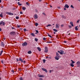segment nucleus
<instances>
[{"label": "nucleus", "instance_id": "1", "mask_svg": "<svg viewBox=\"0 0 80 80\" xmlns=\"http://www.w3.org/2000/svg\"><path fill=\"white\" fill-rule=\"evenodd\" d=\"M45 50H44V52H48V48H47V47H45Z\"/></svg>", "mask_w": 80, "mask_h": 80}, {"label": "nucleus", "instance_id": "2", "mask_svg": "<svg viewBox=\"0 0 80 80\" xmlns=\"http://www.w3.org/2000/svg\"><path fill=\"white\" fill-rule=\"evenodd\" d=\"M56 28H60V25L58 24H56Z\"/></svg>", "mask_w": 80, "mask_h": 80}, {"label": "nucleus", "instance_id": "3", "mask_svg": "<svg viewBox=\"0 0 80 80\" xmlns=\"http://www.w3.org/2000/svg\"><path fill=\"white\" fill-rule=\"evenodd\" d=\"M59 58H60V56H56L55 57V59L57 60H59Z\"/></svg>", "mask_w": 80, "mask_h": 80}, {"label": "nucleus", "instance_id": "4", "mask_svg": "<svg viewBox=\"0 0 80 80\" xmlns=\"http://www.w3.org/2000/svg\"><path fill=\"white\" fill-rule=\"evenodd\" d=\"M34 18L35 19H37L38 18V16L37 14H35L34 16Z\"/></svg>", "mask_w": 80, "mask_h": 80}, {"label": "nucleus", "instance_id": "5", "mask_svg": "<svg viewBox=\"0 0 80 80\" xmlns=\"http://www.w3.org/2000/svg\"><path fill=\"white\" fill-rule=\"evenodd\" d=\"M5 24V22H3V21H1L0 22V25H4Z\"/></svg>", "mask_w": 80, "mask_h": 80}, {"label": "nucleus", "instance_id": "6", "mask_svg": "<svg viewBox=\"0 0 80 80\" xmlns=\"http://www.w3.org/2000/svg\"><path fill=\"white\" fill-rule=\"evenodd\" d=\"M26 45H27V42H25L24 43L22 44V46H23V47H24V46H26Z\"/></svg>", "mask_w": 80, "mask_h": 80}, {"label": "nucleus", "instance_id": "7", "mask_svg": "<svg viewBox=\"0 0 80 80\" xmlns=\"http://www.w3.org/2000/svg\"><path fill=\"white\" fill-rule=\"evenodd\" d=\"M42 70H43V71H45V72L46 73H47V69H45V68H42Z\"/></svg>", "mask_w": 80, "mask_h": 80}, {"label": "nucleus", "instance_id": "8", "mask_svg": "<svg viewBox=\"0 0 80 80\" xmlns=\"http://www.w3.org/2000/svg\"><path fill=\"white\" fill-rule=\"evenodd\" d=\"M19 61H20L21 62H23V59H22L21 58H19Z\"/></svg>", "mask_w": 80, "mask_h": 80}, {"label": "nucleus", "instance_id": "9", "mask_svg": "<svg viewBox=\"0 0 80 80\" xmlns=\"http://www.w3.org/2000/svg\"><path fill=\"white\" fill-rule=\"evenodd\" d=\"M65 8H69V6L67 4H65V6H64Z\"/></svg>", "mask_w": 80, "mask_h": 80}, {"label": "nucleus", "instance_id": "10", "mask_svg": "<svg viewBox=\"0 0 80 80\" xmlns=\"http://www.w3.org/2000/svg\"><path fill=\"white\" fill-rule=\"evenodd\" d=\"M7 14L8 15H13V13H11V12H7Z\"/></svg>", "mask_w": 80, "mask_h": 80}, {"label": "nucleus", "instance_id": "11", "mask_svg": "<svg viewBox=\"0 0 80 80\" xmlns=\"http://www.w3.org/2000/svg\"><path fill=\"white\" fill-rule=\"evenodd\" d=\"M38 76H39V77H42V78L44 77V75H39Z\"/></svg>", "mask_w": 80, "mask_h": 80}, {"label": "nucleus", "instance_id": "12", "mask_svg": "<svg viewBox=\"0 0 80 80\" xmlns=\"http://www.w3.org/2000/svg\"><path fill=\"white\" fill-rule=\"evenodd\" d=\"M76 64H77V65H80V62L78 61L76 63Z\"/></svg>", "mask_w": 80, "mask_h": 80}, {"label": "nucleus", "instance_id": "13", "mask_svg": "<svg viewBox=\"0 0 80 80\" xmlns=\"http://www.w3.org/2000/svg\"><path fill=\"white\" fill-rule=\"evenodd\" d=\"M58 53H60V55H63V52H60L59 51H58Z\"/></svg>", "mask_w": 80, "mask_h": 80}, {"label": "nucleus", "instance_id": "14", "mask_svg": "<svg viewBox=\"0 0 80 80\" xmlns=\"http://www.w3.org/2000/svg\"><path fill=\"white\" fill-rule=\"evenodd\" d=\"M70 24H71V25L72 26V27H73V22H70Z\"/></svg>", "mask_w": 80, "mask_h": 80}, {"label": "nucleus", "instance_id": "15", "mask_svg": "<svg viewBox=\"0 0 80 80\" xmlns=\"http://www.w3.org/2000/svg\"><path fill=\"white\" fill-rule=\"evenodd\" d=\"M70 66H71V67H74V65L72 63H70Z\"/></svg>", "mask_w": 80, "mask_h": 80}, {"label": "nucleus", "instance_id": "16", "mask_svg": "<svg viewBox=\"0 0 80 80\" xmlns=\"http://www.w3.org/2000/svg\"><path fill=\"white\" fill-rule=\"evenodd\" d=\"M22 9L23 10H26V8H25V7H22Z\"/></svg>", "mask_w": 80, "mask_h": 80}, {"label": "nucleus", "instance_id": "17", "mask_svg": "<svg viewBox=\"0 0 80 80\" xmlns=\"http://www.w3.org/2000/svg\"><path fill=\"white\" fill-rule=\"evenodd\" d=\"M53 31H54V32H58V30H56L55 29H53Z\"/></svg>", "mask_w": 80, "mask_h": 80}, {"label": "nucleus", "instance_id": "18", "mask_svg": "<svg viewBox=\"0 0 80 80\" xmlns=\"http://www.w3.org/2000/svg\"><path fill=\"white\" fill-rule=\"evenodd\" d=\"M28 54H31V53H32V51H29L28 52Z\"/></svg>", "mask_w": 80, "mask_h": 80}, {"label": "nucleus", "instance_id": "19", "mask_svg": "<svg viewBox=\"0 0 80 80\" xmlns=\"http://www.w3.org/2000/svg\"><path fill=\"white\" fill-rule=\"evenodd\" d=\"M37 48H38V50H39L40 51H41V48H40L38 47Z\"/></svg>", "mask_w": 80, "mask_h": 80}, {"label": "nucleus", "instance_id": "20", "mask_svg": "<svg viewBox=\"0 0 80 80\" xmlns=\"http://www.w3.org/2000/svg\"><path fill=\"white\" fill-rule=\"evenodd\" d=\"M77 27H78V26L75 27V30H78V28H77Z\"/></svg>", "mask_w": 80, "mask_h": 80}, {"label": "nucleus", "instance_id": "21", "mask_svg": "<svg viewBox=\"0 0 80 80\" xmlns=\"http://www.w3.org/2000/svg\"><path fill=\"white\" fill-rule=\"evenodd\" d=\"M35 41H36V42H38V38H35Z\"/></svg>", "mask_w": 80, "mask_h": 80}, {"label": "nucleus", "instance_id": "22", "mask_svg": "<svg viewBox=\"0 0 80 80\" xmlns=\"http://www.w3.org/2000/svg\"><path fill=\"white\" fill-rule=\"evenodd\" d=\"M18 4L19 5V6H21L22 5V4L20 3V2H18Z\"/></svg>", "mask_w": 80, "mask_h": 80}, {"label": "nucleus", "instance_id": "23", "mask_svg": "<svg viewBox=\"0 0 80 80\" xmlns=\"http://www.w3.org/2000/svg\"><path fill=\"white\" fill-rule=\"evenodd\" d=\"M71 61L72 62L71 63L72 64H74V63H75V62L73 61L72 60H71Z\"/></svg>", "mask_w": 80, "mask_h": 80}, {"label": "nucleus", "instance_id": "24", "mask_svg": "<svg viewBox=\"0 0 80 80\" xmlns=\"http://www.w3.org/2000/svg\"><path fill=\"white\" fill-rule=\"evenodd\" d=\"M48 37H50V38H52V36H51V35H49V34L48 33Z\"/></svg>", "mask_w": 80, "mask_h": 80}, {"label": "nucleus", "instance_id": "25", "mask_svg": "<svg viewBox=\"0 0 80 80\" xmlns=\"http://www.w3.org/2000/svg\"><path fill=\"white\" fill-rule=\"evenodd\" d=\"M53 70H49V73H52V72H53Z\"/></svg>", "mask_w": 80, "mask_h": 80}, {"label": "nucleus", "instance_id": "26", "mask_svg": "<svg viewBox=\"0 0 80 80\" xmlns=\"http://www.w3.org/2000/svg\"><path fill=\"white\" fill-rule=\"evenodd\" d=\"M35 25L36 26V27H37L38 25V23H36L35 24Z\"/></svg>", "mask_w": 80, "mask_h": 80}, {"label": "nucleus", "instance_id": "27", "mask_svg": "<svg viewBox=\"0 0 80 80\" xmlns=\"http://www.w3.org/2000/svg\"><path fill=\"white\" fill-rule=\"evenodd\" d=\"M3 52V51H1V53L0 54V56H1L2 55V53Z\"/></svg>", "mask_w": 80, "mask_h": 80}, {"label": "nucleus", "instance_id": "28", "mask_svg": "<svg viewBox=\"0 0 80 80\" xmlns=\"http://www.w3.org/2000/svg\"><path fill=\"white\" fill-rule=\"evenodd\" d=\"M71 8H74V7H73V5H71Z\"/></svg>", "mask_w": 80, "mask_h": 80}, {"label": "nucleus", "instance_id": "29", "mask_svg": "<svg viewBox=\"0 0 80 80\" xmlns=\"http://www.w3.org/2000/svg\"><path fill=\"white\" fill-rule=\"evenodd\" d=\"M31 35H32V36H33V37H35V34H34L33 33H32L31 34Z\"/></svg>", "mask_w": 80, "mask_h": 80}, {"label": "nucleus", "instance_id": "30", "mask_svg": "<svg viewBox=\"0 0 80 80\" xmlns=\"http://www.w3.org/2000/svg\"><path fill=\"white\" fill-rule=\"evenodd\" d=\"M10 33V34H11V35H12V34H13V33H15V32H11Z\"/></svg>", "mask_w": 80, "mask_h": 80}, {"label": "nucleus", "instance_id": "31", "mask_svg": "<svg viewBox=\"0 0 80 80\" xmlns=\"http://www.w3.org/2000/svg\"><path fill=\"white\" fill-rule=\"evenodd\" d=\"M43 63H45V62H46V60H45V59H43Z\"/></svg>", "mask_w": 80, "mask_h": 80}, {"label": "nucleus", "instance_id": "32", "mask_svg": "<svg viewBox=\"0 0 80 80\" xmlns=\"http://www.w3.org/2000/svg\"><path fill=\"white\" fill-rule=\"evenodd\" d=\"M56 56H60V55H59V54H58V52H56Z\"/></svg>", "mask_w": 80, "mask_h": 80}, {"label": "nucleus", "instance_id": "33", "mask_svg": "<svg viewBox=\"0 0 80 80\" xmlns=\"http://www.w3.org/2000/svg\"><path fill=\"white\" fill-rule=\"evenodd\" d=\"M62 18H66V17L63 16H62Z\"/></svg>", "mask_w": 80, "mask_h": 80}, {"label": "nucleus", "instance_id": "34", "mask_svg": "<svg viewBox=\"0 0 80 80\" xmlns=\"http://www.w3.org/2000/svg\"><path fill=\"white\" fill-rule=\"evenodd\" d=\"M50 26H51V25H50V24H48V25L46 27H50Z\"/></svg>", "mask_w": 80, "mask_h": 80}, {"label": "nucleus", "instance_id": "35", "mask_svg": "<svg viewBox=\"0 0 80 80\" xmlns=\"http://www.w3.org/2000/svg\"><path fill=\"white\" fill-rule=\"evenodd\" d=\"M0 17H3V15H2V14H0Z\"/></svg>", "mask_w": 80, "mask_h": 80}, {"label": "nucleus", "instance_id": "36", "mask_svg": "<svg viewBox=\"0 0 80 80\" xmlns=\"http://www.w3.org/2000/svg\"><path fill=\"white\" fill-rule=\"evenodd\" d=\"M46 43H52V42L48 41L47 42H46Z\"/></svg>", "mask_w": 80, "mask_h": 80}, {"label": "nucleus", "instance_id": "37", "mask_svg": "<svg viewBox=\"0 0 80 80\" xmlns=\"http://www.w3.org/2000/svg\"><path fill=\"white\" fill-rule=\"evenodd\" d=\"M26 4L27 5H30V3L28 2H26Z\"/></svg>", "mask_w": 80, "mask_h": 80}, {"label": "nucleus", "instance_id": "38", "mask_svg": "<svg viewBox=\"0 0 80 80\" xmlns=\"http://www.w3.org/2000/svg\"><path fill=\"white\" fill-rule=\"evenodd\" d=\"M20 80H23V78H22V77L20 78Z\"/></svg>", "mask_w": 80, "mask_h": 80}, {"label": "nucleus", "instance_id": "39", "mask_svg": "<svg viewBox=\"0 0 80 80\" xmlns=\"http://www.w3.org/2000/svg\"><path fill=\"white\" fill-rule=\"evenodd\" d=\"M16 18L17 19H18V18H19V17L17 16L16 17Z\"/></svg>", "mask_w": 80, "mask_h": 80}, {"label": "nucleus", "instance_id": "40", "mask_svg": "<svg viewBox=\"0 0 80 80\" xmlns=\"http://www.w3.org/2000/svg\"><path fill=\"white\" fill-rule=\"evenodd\" d=\"M60 8H61V7H60V6L57 7V8H58L59 9H60Z\"/></svg>", "mask_w": 80, "mask_h": 80}, {"label": "nucleus", "instance_id": "41", "mask_svg": "<svg viewBox=\"0 0 80 80\" xmlns=\"http://www.w3.org/2000/svg\"><path fill=\"white\" fill-rule=\"evenodd\" d=\"M60 52H62V53H63V52H63V50H60Z\"/></svg>", "mask_w": 80, "mask_h": 80}, {"label": "nucleus", "instance_id": "42", "mask_svg": "<svg viewBox=\"0 0 80 80\" xmlns=\"http://www.w3.org/2000/svg\"><path fill=\"white\" fill-rule=\"evenodd\" d=\"M43 40H46V38H43Z\"/></svg>", "mask_w": 80, "mask_h": 80}, {"label": "nucleus", "instance_id": "43", "mask_svg": "<svg viewBox=\"0 0 80 80\" xmlns=\"http://www.w3.org/2000/svg\"><path fill=\"white\" fill-rule=\"evenodd\" d=\"M39 80H43V79L42 78H40L39 79Z\"/></svg>", "mask_w": 80, "mask_h": 80}, {"label": "nucleus", "instance_id": "44", "mask_svg": "<svg viewBox=\"0 0 80 80\" xmlns=\"http://www.w3.org/2000/svg\"><path fill=\"white\" fill-rule=\"evenodd\" d=\"M1 45H2V46H3V42H1Z\"/></svg>", "mask_w": 80, "mask_h": 80}, {"label": "nucleus", "instance_id": "45", "mask_svg": "<svg viewBox=\"0 0 80 80\" xmlns=\"http://www.w3.org/2000/svg\"><path fill=\"white\" fill-rule=\"evenodd\" d=\"M11 71L13 72L12 73H14V71H13V70H12Z\"/></svg>", "mask_w": 80, "mask_h": 80}, {"label": "nucleus", "instance_id": "46", "mask_svg": "<svg viewBox=\"0 0 80 80\" xmlns=\"http://www.w3.org/2000/svg\"><path fill=\"white\" fill-rule=\"evenodd\" d=\"M79 22H80L79 20L77 21V23H79Z\"/></svg>", "mask_w": 80, "mask_h": 80}, {"label": "nucleus", "instance_id": "47", "mask_svg": "<svg viewBox=\"0 0 80 80\" xmlns=\"http://www.w3.org/2000/svg\"><path fill=\"white\" fill-rule=\"evenodd\" d=\"M42 14H43V15H46L45 14V13H44V12H43V13H42Z\"/></svg>", "mask_w": 80, "mask_h": 80}, {"label": "nucleus", "instance_id": "48", "mask_svg": "<svg viewBox=\"0 0 80 80\" xmlns=\"http://www.w3.org/2000/svg\"><path fill=\"white\" fill-rule=\"evenodd\" d=\"M36 33H38V30H36Z\"/></svg>", "mask_w": 80, "mask_h": 80}, {"label": "nucleus", "instance_id": "49", "mask_svg": "<svg viewBox=\"0 0 80 80\" xmlns=\"http://www.w3.org/2000/svg\"><path fill=\"white\" fill-rule=\"evenodd\" d=\"M1 62L2 63H3V61H1Z\"/></svg>", "mask_w": 80, "mask_h": 80}, {"label": "nucleus", "instance_id": "50", "mask_svg": "<svg viewBox=\"0 0 80 80\" xmlns=\"http://www.w3.org/2000/svg\"><path fill=\"white\" fill-rule=\"evenodd\" d=\"M20 13L21 14H23V12H20Z\"/></svg>", "mask_w": 80, "mask_h": 80}, {"label": "nucleus", "instance_id": "51", "mask_svg": "<svg viewBox=\"0 0 80 80\" xmlns=\"http://www.w3.org/2000/svg\"><path fill=\"white\" fill-rule=\"evenodd\" d=\"M26 29H24V32H25V31H26Z\"/></svg>", "mask_w": 80, "mask_h": 80}, {"label": "nucleus", "instance_id": "52", "mask_svg": "<svg viewBox=\"0 0 80 80\" xmlns=\"http://www.w3.org/2000/svg\"><path fill=\"white\" fill-rule=\"evenodd\" d=\"M16 60H17V62H18V60H18V58H17L16 59Z\"/></svg>", "mask_w": 80, "mask_h": 80}, {"label": "nucleus", "instance_id": "53", "mask_svg": "<svg viewBox=\"0 0 80 80\" xmlns=\"http://www.w3.org/2000/svg\"><path fill=\"white\" fill-rule=\"evenodd\" d=\"M18 28H19V27H20V26L18 25Z\"/></svg>", "mask_w": 80, "mask_h": 80}, {"label": "nucleus", "instance_id": "54", "mask_svg": "<svg viewBox=\"0 0 80 80\" xmlns=\"http://www.w3.org/2000/svg\"><path fill=\"white\" fill-rule=\"evenodd\" d=\"M69 27H70V28H72V26H69Z\"/></svg>", "mask_w": 80, "mask_h": 80}, {"label": "nucleus", "instance_id": "55", "mask_svg": "<svg viewBox=\"0 0 80 80\" xmlns=\"http://www.w3.org/2000/svg\"><path fill=\"white\" fill-rule=\"evenodd\" d=\"M63 26V24H62L61 25V26L62 27Z\"/></svg>", "mask_w": 80, "mask_h": 80}, {"label": "nucleus", "instance_id": "56", "mask_svg": "<svg viewBox=\"0 0 80 80\" xmlns=\"http://www.w3.org/2000/svg\"><path fill=\"white\" fill-rule=\"evenodd\" d=\"M2 31V29H1V28H0V32Z\"/></svg>", "mask_w": 80, "mask_h": 80}, {"label": "nucleus", "instance_id": "57", "mask_svg": "<svg viewBox=\"0 0 80 80\" xmlns=\"http://www.w3.org/2000/svg\"><path fill=\"white\" fill-rule=\"evenodd\" d=\"M64 43H66V42H67V41H64Z\"/></svg>", "mask_w": 80, "mask_h": 80}, {"label": "nucleus", "instance_id": "58", "mask_svg": "<svg viewBox=\"0 0 80 80\" xmlns=\"http://www.w3.org/2000/svg\"><path fill=\"white\" fill-rule=\"evenodd\" d=\"M19 71H20V70H21V69L20 68L19 69Z\"/></svg>", "mask_w": 80, "mask_h": 80}, {"label": "nucleus", "instance_id": "59", "mask_svg": "<svg viewBox=\"0 0 80 80\" xmlns=\"http://www.w3.org/2000/svg\"><path fill=\"white\" fill-rule=\"evenodd\" d=\"M64 10H66V8H64Z\"/></svg>", "mask_w": 80, "mask_h": 80}, {"label": "nucleus", "instance_id": "60", "mask_svg": "<svg viewBox=\"0 0 80 80\" xmlns=\"http://www.w3.org/2000/svg\"><path fill=\"white\" fill-rule=\"evenodd\" d=\"M23 63H25V61H23Z\"/></svg>", "mask_w": 80, "mask_h": 80}, {"label": "nucleus", "instance_id": "61", "mask_svg": "<svg viewBox=\"0 0 80 80\" xmlns=\"http://www.w3.org/2000/svg\"><path fill=\"white\" fill-rule=\"evenodd\" d=\"M55 33H56V32H54V34H55Z\"/></svg>", "mask_w": 80, "mask_h": 80}, {"label": "nucleus", "instance_id": "62", "mask_svg": "<svg viewBox=\"0 0 80 80\" xmlns=\"http://www.w3.org/2000/svg\"><path fill=\"white\" fill-rule=\"evenodd\" d=\"M39 2H41L42 0H39Z\"/></svg>", "mask_w": 80, "mask_h": 80}, {"label": "nucleus", "instance_id": "63", "mask_svg": "<svg viewBox=\"0 0 80 80\" xmlns=\"http://www.w3.org/2000/svg\"><path fill=\"white\" fill-rule=\"evenodd\" d=\"M14 28H12V29H14Z\"/></svg>", "mask_w": 80, "mask_h": 80}, {"label": "nucleus", "instance_id": "64", "mask_svg": "<svg viewBox=\"0 0 80 80\" xmlns=\"http://www.w3.org/2000/svg\"><path fill=\"white\" fill-rule=\"evenodd\" d=\"M3 39L4 40H5V38H3Z\"/></svg>", "mask_w": 80, "mask_h": 80}]
</instances>
